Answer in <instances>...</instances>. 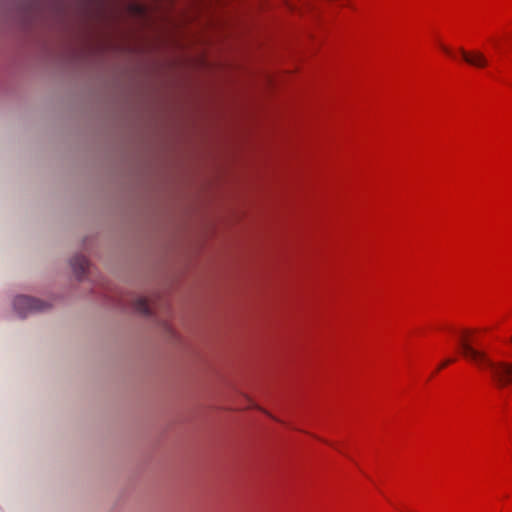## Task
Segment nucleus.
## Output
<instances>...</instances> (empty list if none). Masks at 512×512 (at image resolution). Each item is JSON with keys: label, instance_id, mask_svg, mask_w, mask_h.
<instances>
[{"label": "nucleus", "instance_id": "nucleus-9", "mask_svg": "<svg viewBox=\"0 0 512 512\" xmlns=\"http://www.w3.org/2000/svg\"><path fill=\"white\" fill-rule=\"evenodd\" d=\"M510 342L512 343V335H511V338H510Z\"/></svg>", "mask_w": 512, "mask_h": 512}, {"label": "nucleus", "instance_id": "nucleus-1", "mask_svg": "<svg viewBox=\"0 0 512 512\" xmlns=\"http://www.w3.org/2000/svg\"><path fill=\"white\" fill-rule=\"evenodd\" d=\"M477 341L463 335L459 341L462 355L476 364L480 369L489 373L492 383L498 389H505L512 385V363L506 361H492L485 352L474 347Z\"/></svg>", "mask_w": 512, "mask_h": 512}, {"label": "nucleus", "instance_id": "nucleus-7", "mask_svg": "<svg viewBox=\"0 0 512 512\" xmlns=\"http://www.w3.org/2000/svg\"><path fill=\"white\" fill-rule=\"evenodd\" d=\"M441 49H442L445 53H447L448 55H451V51H450V49H449L448 47H446V46H444V45H441Z\"/></svg>", "mask_w": 512, "mask_h": 512}, {"label": "nucleus", "instance_id": "nucleus-8", "mask_svg": "<svg viewBox=\"0 0 512 512\" xmlns=\"http://www.w3.org/2000/svg\"><path fill=\"white\" fill-rule=\"evenodd\" d=\"M263 412H264V413H266L270 418H272V419H274V420L278 421V419H276L273 415L269 414L267 411H264V410H263Z\"/></svg>", "mask_w": 512, "mask_h": 512}, {"label": "nucleus", "instance_id": "nucleus-2", "mask_svg": "<svg viewBox=\"0 0 512 512\" xmlns=\"http://www.w3.org/2000/svg\"><path fill=\"white\" fill-rule=\"evenodd\" d=\"M14 310L20 317H26L28 313L45 310L48 305L39 299L24 295L15 297L13 301Z\"/></svg>", "mask_w": 512, "mask_h": 512}, {"label": "nucleus", "instance_id": "nucleus-3", "mask_svg": "<svg viewBox=\"0 0 512 512\" xmlns=\"http://www.w3.org/2000/svg\"><path fill=\"white\" fill-rule=\"evenodd\" d=\"M460 53L464 61L474 67L483 68L486 67L488 61L485 55L480 51L466 52L464 49H460Z\"/></svg>", "mask_w": 512, "mask_h": 512}, {"label": "nucleus", "instance_id": "nucleus-4", "mask_svg": "<svg viewBox=\"0 0 512 512\" xmlns=\"http://www.w3.org/2000/svg\"><path fill=\"white\" fill-rule=\"evenodd\" d=\"M71 266L78 279H82L88 269V260L83 255H76L71 260Z\"/></svg>", "mask_w": 512, "mask_h": 512}, {"label": "nucleus", "instance_id": "nucleus-6", "mask_svg": "<svg viewBox=\"0 0 512 512\" xmlns=\"http://www.w3.org/2000/svg\"><path fill=\"white\" fill-rule=\"evenodd\" d=\"M454 361V359H446L445 361H443L439 367H438V370H441L443 368H445L447 365H449L450 363H452Z\"/></svg>", "mask_w": 512, "mask_h": 512}, {"label": "nucleus", "instance_id": "nucleus-5", "mask_svg": "<svg viewBox=\"0 0 512 512\" xmlns=\"http://www.w3.org/2000/svg\"><path fill=\"white\" fill-rule=\"evenodd\" d=\"M133 308L136 312L145 316H150L152 314L147 300L143 297H139L134 300Z\"/></svg>", "mask_w": 512, "mask_h": 512}]
</instances>
